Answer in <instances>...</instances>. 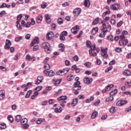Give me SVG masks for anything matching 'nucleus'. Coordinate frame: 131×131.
Instances as JSON below:
<instances>
[{
  "label": "nucleus",
  "instance_id": "f257e3e1",
  "mask_svg": "<svg viewBox=\"0 0 131 131\" xmlns=\"http://www.w3.org/2000/svg\"><path fill=\"white\" fill-rule=\"evenodd\" d=\"M42 47L46 53H48V54L51 53V45H50V43L48 42H45L42 43Z\"/></svg>",
  "mask_w": 131,
  "mask_h": 131
},
{
  "label": "nucleus",
  "instance_id": "f03ea898",
  "mask_svg": "<svg viewBox=\"0 0 131 131\" xmlns=\"http://www.w3.org/2000/svg\"><path fill=\"white\" fill-rule=\"evenodd\" d=\"M69 72V69L68 68H64L63 70L57 71L56 72V74H57V75L60 76L65 75V74H67V73H68Z\"/></svg>",
  "mask_w": 131,
  "mask_h": 131
},
{
  "label": "nucleus",
  "instance_id": "7ed1b4c3",
  "mask_svg": "<svg viewBox=\"0 0 131 131\" xmlns=\"http://www.w3.org/2000/svg\"><path fill=\"white\" fill-rule=\"evenodd\" d=\"M27 122H28V120L27 119V118L23 119L20 121L21 124L22 125H24L23 128H28V127H29V125L27 124Z\"/></svg>",
  "mask_w": 131,
  "mask_h": 131
},
{
  "label": "nucleus",
  "instance_id": "20e7f679",
  "mask_svg": "<svg viewBox=\"0 0 131 131\" xmlns=\"http://www.w3.org/2000/svg\"><path fill=\"white\" fill-rule=\"evenodd\" d=\"M43 73L46 74L47 76H49V77H53L55 75V72L53 70L47 71L45 70L43 71Z\"/></svg>",
  "mask_w": 131,
  "mask_h": 131
},
{
  "label": "nucleus",
  "instance_id": "39448f33",
  "mask_svg": "<svg viewBox=\"0 0 131 131\" xmlns=\"http://www.w3.org/2000/svg\"><path fill=\"white\" fill-rule=\"evenodd\" d=\"M81 12V8H75V10L73 11L74 16L77 17L78 16H79Z\"/></svg>",
  "mask_w": 131,
  "mask_h": 131
},
{
  "label": "nucleus",
  "instance_id": "423d86ee",
  "mask_svg": "<svg viewBox=\"0 0 131 131\" xmlns=\"http://www.w3.org/2000/svg\"><path fill=\"white\" fill-rule=\"evenodd\" d=\"M107 50L108 48H105L101 49V56L103 57V59H107L108 58V54H107Z\"/></svg>",
  "mask_w": 131,
  "mask_h": 131
},
{
  "label": "nucleus",
  "instance_id": "0eeeda50",
  "mask_svg": "<svg viewBox=\"0 0 131 131\" xmlns=\"http://www.w3.org/2000/svg\"><path fill=\"white\" fill-rule=\"evenodd\" d=\"M113 86H114V85H113V84L107 85L106 87L102 91V93L104 94V93H107V92H109V91H110V90H111Z\"/></svg>",
  "mask_w": 131,
  "mask_h": 131
},
{
  "label": "nucleus",
  "instance_id": "6e6552de",
  "mask_svg": "<svg viewBox=\"0 0 131 131\" xmlns=\"http://www.w3.org/2000/svg\"><path fill=\"white\" fill-rule=\"evenodd\" d=\"M111 8L113 11H118V10H119V9H120V5H119V4H113L111 6Z\"/></svg>",
  "mask_w": 131,
  "mask_h": 131
},
{
  "label": "nucleus",
  "instance_id": "1a4fd4ad",
  "mask_svg": "<svg viewBox=\"0 0 131 131\" xmlns=\"http://www.w3.org/2000/svg\"><path fill=\"white\" fill-rule=\"evenodd\" d=\"M38 43H39V38L36 37L31 43L30 46L31 47H33L34 45H38Z\"/></svg>",
  "mask_w": 131,
  "mask_h": 131
},
{
  "label": "nucleus",
  "instance_id": "9d476101",
  "mask_svg": "<svg viewBox=\"0 0 131 131\" xmlns=\"http://www.w3.org/2000/svg\"><path fill=\"white\" fill-rule=\"evenodd\" d=\"M54 36H55L54 33L53 32H49L47 34L46 38L48 40H51V39H53V38H54Z\"/></svg>",
  "mask_w": 131,
  "mask_h": 131
},
{
  "label": "nucleus",
  "instance_id": "9b49d317",
  "mask_svg": "<svg viewBox=\"0 0 131 131\" xmlns=\"http://www.w3.org/2000/svg\"><path fill=\"white\" fill-rule=\"evenodd\" d=\"M128 43V40L127 39H125L123 40H120L119 41V43L120 46H123V47H125L126 45Z\"/></svg>",
  "mask_w": 131,
  "mask_h": 131
},
{
  "label": "nucleus",
  "instance_id": "f8f14e48",
  "mask_svg": "<svg viewBox=\"0 0 131 131\" xmlns=\"http://www.w3.org/2000/svg\"><path fill=\"white\" fill-rule=\"evenodd\" d=\"M77 29H79V26L77 25L71 29V32L73 34H77V32H78V30Z\"/></svg>",
  "mask_w": 131,
  "mask_h": 131
},
{
  "label": "nucleus",
  "instance_id": "ddd939ff",
  "mask_svg": "<svg viewBox=\"0 0 131 131\" xmlns=\"http://www.w3.org/2000/svg\"><path fill=\"white\" fill-rule=\"evenodd\" d=\"M11 45H12V42H11V41L9 39H6L4 48L7 50H10V46Z\"/></svg>",
  "mask_w": 131,
  "mask_h": 131
},
{
  "label": "nucleus",
  "instance_id": "4468645a",
  "mask_svg": "<svg viewBox=\"0 0 131 131\" xmlns=\"http://www.w3.org/2000/svg\"><path fill=\"white\" fill-rule=\"evenodd\" d=\"M83 81L84 83H86V84H90L93 82V78L86 77L84 78Z\"/></svg>",
  "mask_w": 131,
  "mask_h": 131
},
{
  "label": "nucleus",
  "instance_id": "2eb2a0df",
  "mask_svg": "<svg viewBox=\"0 0 131 131\" xmlns=\"http://www.w3.org/2000/svg\"><path fill=\"white\" fill-rule=\"evenodd\" d=\"M127 103V101L126 100H119L117 102L116 105L119 106H123V105H125Z\"/></svg>",
  "mask_w": 131,
  "mask_h": 131
},
{
  "label": "nucleus",
  "instance_id": "dca6fc26",
  "mask_svg": "<svg viewBox=\"0 0 131 131\" xmlns=\"http://www.w3.org/2000/svg\"><path fill=\"white\" fill-rule=\"evenodd\" d=\"M5 97H6V93H5V91H0V101L4 100L5 99Z\"/></svg>",
  "mask_w": 131,
  "mask_h": 131
},
{
  "label": "nucleus",
  "instance_id": "f3484780",
  "mask_svg": "<svg viewBox=\"0 0 131 131\" xmlns=\"http://www.w3.org/2000/svg\"><path fill=\"white\" fill-rule=\"evenodd\" d=\"M58 47L59 48V51L60 52H64V51H65V46L64 44L60 43L58 45Z\"/></svg>",
  "mask_w": 131,
  "mask_h": 131
},
{
  "label": "nucleus",
  "instance_id": "a211bd4d",
  "mask_svg": "<svg viewBox=\"0 0 131 131\" xmlns=\"http://www.w3.org/2000/svg\"><path fill=\"white\" fill-rule=\"evenodd\" d=\"M98 31H99V28L98 27L93 28L91 31V34H92L93 35H95V34H96V33H97V32H98Z\"/></svg>",
  "mask_w": 131,
  "mask_h": 131
},
{
  "label": "nucleus",
  "instance_id": "6ab92c4d",
  "mask_svg": "<svg viewBox=\"0 0 131 131\" xmlns=\"http://www.w3.org/2000/svg\"><path fill=\"white\" fill-rule=\"evenodd\" d=\"M78 103V99L77 98H74L71 103V105L73 107H74V106H76Z\"/></svg>",
  "mask_w": 131,
  "mask_h": 131
},
{
  "label": "nucleus",
  "instance_id": "aec40b11",
  "mask_svg": "<svg viewBox=\"0 0 131 131\" xmlns=\"http://www.w3.org/2000/svg\"><path fill=\"white\" fill-rule=\"evenodd\" d=\"M72 70H75L76 73H79V72H80V69L76 66V64H75L72 67Z\"/></svg>",
  "mask_w": 131,
  "mask_h": 131
},
{
  "label": "nucleus",
  "instance_id": "412c9836",
  "mask_svg": "<svg viewBox=\"0 0 131 131\" xmlns=\"http://www.w3.org/2000/svg\"><path fill=\"white\" fill-rule=\"evenodd\" d=\"M123 75H125V76H130L131 75V72L129 70H126L124 71L123 73Z\"/></svg>",
  "mask_w": 131,
  "mask_h": 131
},
{
  "label": "nucleus",
  "instance_id": "4be33fe9",
  "mask_svg": "<svg viewBox=\"0 0 131 131\" xmlns=\"http://www.w3.org/2000/svg\"><path fill=\"white\" fill-rule=\"evenodd\" d=\"M67 96H61L57 98V101H62L64 100H67Z\"/></svg>",
  "mask_w": 131,
  "mask_h": 131
},
{
  "label": "nucleus",
  "instance_id": "5701e85b",
  "mask_svg": "<svg viewBox=\"0 0 131 131\" xmlns=\"http://www.w3.org/2000/svg\"><path fill=\"white\" fill-rule=\"evenodd\" d=\"M74 78V75L71 74L67 76V79L68 81H71Z\"/></svg>",
  "mask_w": 131,
  "mask_h": 131
},
{
  "label": "nucleus",
  "instance_id": "b1692460",
  "mask_svg": "<svg viewBox=\"0 0 131 131\" xmlns=\"http://www.w3.org/2000/svg\"><path fill=\"white\" fill-rule=\"evenodd\" d=\"M97 116H98V112L95 111L92 114L91 118H92V119H95V118H96V117H97Z\"/></svg>",
  "mask_w": 131,
  "mask_h": 131
},
{
  "label": "nucleus",
  "instance_id": "393cba45",
  "mask_svg": "<svg viewBox=\"0 0 131 131\" xmlns=\"http://www.w3.org/2000/svg\"><path fill=\"white\" fill-rule=\"evenodd\" d=\"M21 119H22V117L20 115H18L15 117V121L16 122H20Z\"/></svg>",
  "mask_w": 131,
  "mask_h": 131
},
{
  "label": "nucleus",
  "instance_id": "a878e982",
  "mask_svg": "<svg viewBox=\"0 0 131 131\" xmlns=\"http://www.w3.org/2000/svg\"><path fill=\"white\" fill-rule=\"evenodd\" d=\"M45 17L47 23H50L51 22V16L49 14H46Z\"/></svg>",
  "mask_w": 131,
  "mask_h": 131
},
{
  "label": "nucleus",
  "instance_id": "bb28decb",
  "mask_svg": "<svg viewBox=\"0 0 131 131\" xmlns=\"http://www.w3.org/2000/svg\"><path fill=\"white\" fill-rule=\"evenodd\" d=\"M84 5L85 7H88L89 8L91 5V2H90V0H85L84 2Z\"/></svg>",
  "mask_w": 131,
  "mask_h": 131
},
{
  "label": "nucleus",
  "instance_id": "cd10ccee",
  "mask_svg": "<svg viewBox=\"0 0 131 131\" xmlns=\"http://www.w3.org/2000/svg\"><path fill=\"white\" fill-rule=\"evenodd\" d=\"M42 21V16L41 15H39L36 19V21L37 23H40Z\"/></svg>",
  "mask_w": 131,
  "mask_h": 131
},
{
  "label": "nucleus",
  "instance_id": "c85d7f7f",
  "mask_svg": "<svg viewBox=\"0 0 131 131\" xmlns=\"http://www.w3.org/2000/svg\"><path fill=\"white\" fill-rule=\"evenodd\" d=\"M31 94H32V91L31 90H29L27 92L26 96H25V98L26 99L28 98L29 97H30V95H31Z\"/></svg>",
  "mask_w": 131,
  "mask_h": 131
},
{
  "label": "nucleus",
  "instance_id": "c756f323",
  "mask_svg": "<svg viewBox=\"0 0 131 131\" xmlns=\"http://www.w3.org/2000/svg\"><path fill=\"white\" fill-rule=\"evenodd\" d=\"M16 27L18 30H22V27L21 26V25H20L19 21H16Z\"/></svg>",
  "mask_w": 131,
  "mask_h": 131
},
{
  "label": "nucleus",
  "instance_id": "7c9ffc66",
  "mask_svg": "<svg viewBox=\"0 0 131 131\" xmlns=\"http://www.w3.org/2000/svg\"><path fill=\"white\" fill-rule=\"evenodd\" d=\"M94 97L93 96H91L90 98L89 99H87L85 101V103H91V102H92V101H94Z\"/></svg>",
  "mask_w": 131,
  "mask_h": 131
},
{
  "label": "nucleus",
  "instance_id": "2f4dec72",
  "mask_svg": "<svg viewBox=\"0 0 131 131\" xmlns=\"http://www.w3.org/2000/svg\"><path fill=\"white\" fill-rule=\"evenodd\" d=\"M44 68L46 70H50L51 69V66H50L49 63H45Z\"/></svg>",
  "mask_w": 131,
  "mask_h": 131
},
{
  "label": "nucleus",
  "instance_id": "473e14b6",
  "mask_svg": "<svg viewBox=\"0 0 131 131\" xmlns=\"http://www.w3.org/2000/svg\"><path fill=\"white\" fill-rule=\"evenodd\" d=\"M7 119L10 122H13L14 121V118H13V116H12V115H8Z\"/></svg>",
  "mask_w": 131,
  "mask_h": 131
},
{
  "label": "nucleus",
  "instance_id": "72a5a7b5",
  "mask_svg": "<svg viewBox=\"0 0 131 131\" xmlns=\"http://www.w3.org/2000/svg\"><path fill=\"white\" fill-rule=\"evenodd\" d=\"M72 90H73V91H78L79 90H81V86H74Z\"/></svg>",
  "mask_w": 131,
  "mask_h": 131
},
{
  "label": "nucleus",
  "instance_id": "f704fd0d",
  "mask_svg": "<svg viewBox=\"0 0 131 131\" xmlns=\"http://www.w3.org/2000/svg\"><path fill=\"white\" fill-rule=\"evenodd\" d=\"M23 39V36L18 37L15 38L14 41L16 42H18V41H20V40H22Z\"/></svg>",
  "mask_w": 131,
  "mask_h": 131
},
{
  "label": "nucleus",
  "instance_id": "c9c22d12",
  "mask_svg": "<svg viewBox=\"0 0 131 131\" xmlns=\"http://www.w3.org/2000/svg\"><path fill=\"white\" fill-rule=\"evenodd\" d=\"M110 13H111V11H110V10H107L103 13L102 17L104 18V17L106 16L107 15H109Z\"/></svg>",
  "mask_w": 131,
  "mask_h": 131
},
{
  "label": "nucleus",
  "instance_id": "e433bc0d",
  "mask_svg": "<svg viewBox=\"0 0 131 131\" xmlns=\"http://www.w3.org/2000/svg\"><path fill=\"white\" fill-rule=\"evenodd\" d=\"M45 119L40 118L38 120L36 121V123L37 124H40V123H41V122H42V121H45Z\"/></svg>",
  "mask_w": 131,
  "mask_h": 131
},
{
  "label": "nucleus",
  "instance_id": "4c0bfd02",
  "mask_svg": "<svg viewBox=\"0 0 131 131\" xmlns=\"http://www.w3.org/2000/svg\"><path fill=\"white\" fill-rule=\"evenodd\" d=\"M0 128L1 129H6L7 128V125L5 123L0 124Z\"/></svg>",
  "mask_w": 131,
  "mask_h": 131
},
{
  "label": "nucleus",
  "instance_id": "58836bf2",
  "mask_svg": "<svg viewBox=\"0 0 131 131\" xmlns=\"http://www.w3.org/2000/svg\"><path fill=\"white\" fill-rule=\"evenodd\" d=\"M106 38L108 40H111L112 41H113V35H108V36H107Z\"/></svg>",
  "mask_w": 131,
  "mask_h": 131
},
{
  "label": "nucleus",
  "instance_id": "ea45409f",
  "mask_svg": "<svg viewBox=\"0 0 131 131\" xmlns=\"http://www.w3.org/2000/svg\"><path fill=\"white\" fill-rule=\"evenodd\" d=\"M99 23V17L96 18L94 21H93V25H96Z\"/></svg>",
  "mask_w": 131,
  "mask_h": 131
},
{
  "label": "nucleus",
  "instance_id": "a19ab883",
  "mask_svg": "<svg viewBox=\"0 0 131 131\" xmlns=\"http://www.w3.org/2000/svg\"><path fill=\"white\" fill-rule=\"evenodd\" d=\"M57 23L59 25L63 24V19H62L61 17L58 18Z\"/></svg>",
  "mask_w": 131,
  "mask_h": 131
},
{
  "label": "nucleus",
  "instance_id": "79ce46f5",
  "mask_svg": "<svg viewBox=\"0 0 131 131\" xmlns=\"http://www.w3.org/2000/svg\"><path fill=\"white\" fill-rule=\"evenodd\" d=\"M114 100V98L113 96H110L107 98L105 100L106 102H109V101H113Z\"/></svg>",
  "mask_w": 131,
  "mask_h": 131
},
{
  "label": "nucleus",
  "instance_id": "37998d69",
  "mask_svg": "<svg viewBox=\"0 0 131 131\" xmlns=\"http://www.w3.org/2000/svg\"><path fill=\"white\" fill-rule=\"evenodd\" d=\"M116 94H117V89H115L114 91L110 93V95L111 96H114V95H115Z\"/></svg>",
  "mask_w": 131,
  "mask_h": 131
},
{
  "label": "nucleus",
  "instance_id": "c03bdc74",
  "mask_svg": "<svg viewBox=\"0 0 131 131\" xmlns=\"http://www.w3.org/2000/svg\"><path fill=\"white\" fill-rule=\"evenodd\" d=\"M41 89H42V86H38L34 90L35 91H37V92H40V91L41 90Z\"/></svg>",
  "mask_w": 131,
  "mask_h": 131
},
{
  "label": "nucleus",
  "instance_id": "a18cd8bd",
  "mask_svg": "<svg viewBox=\"0 0 131 131\" xmlns=\"http://www.w3.org/2000/svg\"><path fill=\"white\" fill-rule=\"evenodd\" d=\"M116 110L115 107H112L111 108H110V113H115Z\"/></svg>",
  "mask_w": 131,
  "mask_h": 131
},
{
  "label": "nucleus",
  "instance_id": "49530a36",
  "mask_svg": "<svg viewBox=\"0 0 131 131\" xmlns=\"http://www.w3.org/2000/svg\"><path fill=\"white\" fill-rule=\"evenodd\" d=\"M62 93V90L59 89L57 92L54 94V96H59Z\"/></svg>",
  "mask_w": 131,
  "mask_h": 131
},
{
  "label": "nucleus",
  "instance_id": "de8ad7c7",
  "mask_svg": "<svg viewBox=\"0 0 131 131\" xmlns=\"http://www.w3.org/2000/svg\"><path fill=\"white\" fill-rule=\"evenodd\" d=\"M31 59V56L29 54H27L26 56V61H30Z\"/></svg>",
  "mask_w": 131,
  "mask_h": 131
},
{
  "label": "nucleus",
  "instance_id": "09e8293b",
  "mask_svg": "<svg viewBox=\"0 0 131 131\" xmlns=\"http://www.w3.org/2000/svg\"><path fill=\"white\" fill-rule=\"evenodd\" d=\"M115 51L116 52H117V53H121V52H122V50H121V48H119V47L116 48Z\"/></svg>",
  "mask_w": 131,
  "mask_h": 131
},
{
  "label": "nucleus",
  "instance_id": "8fccbe9b",
  "mask_svg": "<svg viewBox=\"0 0 131 131\" xmlns=\"http://www.w3.org/2000/svg\"><path fill=\"white\" fill-rule=\"evenodd\" d=\"M22 17L23 16L21 14H19L17 16V21H19V23L21 21V19L22 18Z\"/></svg>",
  "mask_w": 131,
  "mask_h": 131
},
{
  "label": "nucleus",
  "instance_id": "3c124183",
  "mask_svg": "<svg viewBox=\"0 0 131 131\" xmlns=\"http://www.w3.org/2000/svg\"><path fill=\"white\" fill-rule=\"evenodd\" d=\"M78 99H79V100H84V99H85V97H84L83 95H78Z\"/></svg>",
  "mask_w": 131,
  "mask_h": 131
},
{
  "label": "nucleus",
  "instance_id": "603ef678",
  "mask_svg": "<svg viewBox=\"0 0 131 131\" xmlns=\"http://www.w3.org/2000/svg\"><path fill=\"white\" fill-rule=\"evenodd\" d=\"M47 7H48V4L46 3L41 4V8H42V9H46Z\"/></svg>",
  "mask_w": 131,
  "mask_h": 131
},
{
  "label": "nucleus",
  "instance_id": "864d4df0",
  "mask_svg": "<svg viewBox=\"0 0 131 131\" xmlns=\"http://www.w3.org/2000/svg\"><path fill=\"white\" fill-rule=\"evenodd\" d=\"M38 49H39V46L38 45H36L34 46L33 50V51H38Z\"/></svg>",
  "mask_w": 131,
  "mask_h": 131
},
{
  "label": "nucleus",
  "instance_id": "5fc2aeb1",
  "mask_svg": "<svg viewBox=\"0 0 131 131\" xmlns=\"http://www.w3.org/2000/svg\"><path fill=\"white\" fill-rule=\"evenodd\" d=\"M37 79L39 80L40 81L42 82V80H43V76H39L37 77Z\"/></svg>",
  "mask_w": 131,
  "mask_h": 131
},
{
  "label": "nucleus",
  "instance_id": "6e6d98bb",
  "mask_svg": "<svg viewBox=\"0 0 131 131\" xmlns=\"http://www.w3.org/2000/svg\"><path fill=\"white\" fill-rule=\"evenodd\" d=\"M80 84V81H76L74 83V86H79Z\"/></svg>",
  "mask_w": 131,
  "mask_h": 131
},
{
  "label": "nucleus",
  "instance_id": "4d7b16f0",
  "mask_svg": "<svg viewBox=\"0 0 131 131\" xmlns=\"http://www.w3.org/2000/svg\"><path fill=\"white\" fill-rule=\"evenodd\" d=\"M106 34L105 33V32H102L99 35V37H105V35Z\"/></svg>",
  "mask_w": 131,
  "mask_h": 131
},
{
  "label": "nucleus",
  "instance_id": "13d9d810",
  "mask_svg": "<svg viewBox=\"0 0 131 131\" xmlns=\"http://www.w3.org/2000/svg\"><path fill=\"white\" fill-rule=\"evenodd\" d=\"M73 59L74 61H76V62H77L78 61V56L77 55H75L73 57Z\"/></svg>",
  "mask_w": 131,
  "mask_h": 131
},
{
  "label": "nucleus",
  "instance_id": "bf43d9fd",
  "mask_svg": "<svg viewBox=\"0 0 131 131\" xmlns=\"http://www.w3.org/2000/svg\"><path fill=\"white\" fill-rule=\"evenodd\" d=\"M59 37L60 40H65L66 39L65 36L62 35L61 34L59 35Z\"/></svg>",
  "mask_w": 131,
  "mask_h": 131
},
{
  "label": "nucleus",
  "instance_id": "052dcab7",
  "mask_svg": "<svg viewBox=\"0 0 131 131\" xmlns=\"http://www.w3.org/2000/svg\"><path fill=\"white\" fill-rule=\"evenodd\" d=\"M0 70L2 71H7V69L3 66H0Z\"/></svg>",
  "mask_w": 131,
  "mask_h": 131
},
{
  "label": "nucleus",
  "instance_id": "680f3d73",
  "mask_svg": "<svg viewBox=\"0 0 131 131\" xmlns=\"http://www.w3.org/2000/svg\"><path fill=\"white\" fill-rule=\"evenodd\" d=\"M71 116L70 115H67L65 117H64V119L66 120H68L69 119H70Z\"/></svg>",
  "mask_w": 131,
  "mask_h": 131
},
{
  "label": "nucleus",
  "instance_id": "e2e57ef3",
  "mask_svg": "<svg viewBox=\"0 0 131 131\" xmlns=\"http://www.w3.org/2000/svg\"><path fill=\"white\" fill-rule=\"evenodd\" d=\"M41 105H42V106H46V105H48V101L45 100L44 101H42L41 102Z\"/></svg>",
  "mask_w": 131,
  "mask_h": 131
},
{
  "label": "nucleus",
  "instance_id": "0e129e2a",
  "mask_svg": "<svg viewBox=\"0 0 131 131\" xmlns=\"http://www.w3.org/2000/svg\"><path fill=\"white\" fill-rule=\"evenodd\" d=\"M60 34L62 36L64 35L65 36H66V35H67V34H68V33L66 31H63L62 32H61V33Z\"/></svg>",
  "mask_w": 131,
  "mask_h": 131
},
{
  "label": "nucleus",
  "instance_id": "69168bd1",
  "mask_svg": "<svg viewBox=\"0 0 131 131\" xmlns=\"http://www.w3.org/2000/svg\"><path fill=\"white\" fill-rule=\"evenodd\" d=\"M84 66H86V67H90V66H91V62H86L84 63Z\"/></svg>",
  "mask_w": 131,
  "mask_h": 131
},
{
  "label": "nucleus",
  "instance_id": "338daca9",
  "mask_svg": "<svg viewBox=\"0 0 131 131\" xmlns=\"http://www.w3.org/2000/svg\"><path fill=\"white\" fill-rule=\"evenodd\" d=\"M125 85L126 88H130V83L129 82H125Z\"/></svg>",
  "mask_w": 131,
  "mask_h": 131
},
{
  "label": "nucleus",
  "instance_id": "774afa93",
  "mask_svg": "<svg viewBox=\"0 0 131 131\" xmlns=\"http://www.w3.org/2000/svg\"><path fill=\"white\" fill-rule=\"evenodd\" d=\"M30 36H31L30 34H27L25 36V38L26 39H30Z\"/></svg>",
  "mask_w": 131,
  "mask_h": 131
}]
</instances>
